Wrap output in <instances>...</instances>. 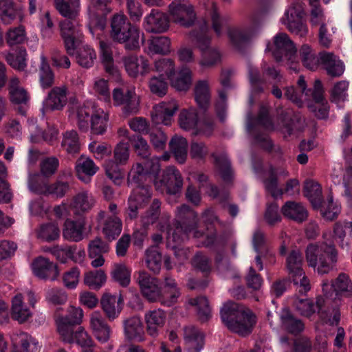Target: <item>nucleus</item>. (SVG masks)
<instances>
[{"instance_id": "obj_1", "label": "nucleus", "mask_w": 352, "mask_h": 352, "mask_svg": "<svg viewBox=\"0 0 352 352\" xmlns=\"http://www.w3.org/2000/svg\"><path fill=\"white\" fill-rule=\"evenodd\" d=\"M177 218L178 219L174 221L173 226L168 225L167 227L166 247L172 250L179 259L185 257L186 250L182 248V243L192 231L195 237L199 239V243L204 247L213 248L224 244L223 239L218 236L217 230L212 228V224L217 220L212 211L208 210L204 213L203 218L210 226V228H207L206 232L197 230L198 215L186 204L178 208Z\"/></svg>"}, {"instance_id": "obj_2", "label": "nucleus", "mask_w": 352, "mask_h": 352, "mask_svg": "<svg viewBox=\"0 0 352 352\" xmlns=\"http://www.w3.org/2000/svg\"><path fill=\"white\" fill-rule=\"evenodd\" d=\"M333 239H326L320 243H310L306 249V258L309 266L316 269L320 274L329 273L338 261V252L334 241L344 248L348 245L349 238L352 234L351 221H337L333 226Z\"/></svg>"}, {"instance_id": "obj_3", "label": "nucleus", "mask_w": 352, "mask_h": 352, "mask_svg": "<svg viewBox=\"0 0 352 352\" xmlns=\"http://www.w3.org/2000/svg\"><path fill=\"white\" fill-rule=\"evenodd\" d=\"M220 314L228 329L241 336L250 335L256 323V317L250 309L232 301L224 304Z\"/></svg>"}, {"instance_id": "obj_4", "label": "nucleus", "mask_w": 352, "mask_h": 352, "mask_svg": "<svg viewBox=\"0 0 352 352\" xmlns=\"http://www.w3.org/2000/svg\"><path fill=\"white\" fill-rule=\"evenodd\" d=\"M296 309L302 316L311 317L317 310L323 323L337 326L340 321V311L338 301L318 296L316 301L309 298H296L294 301Z\"/></svg>"}, {"instance_id": "obj_5", "label": "nucleus", "mask_w": 352, "mask_h": 352, "mask_svg": "<svg viewBox=\"0 0 352 352\" xmlns=\"http://www.w3.org/2000/svg\"><path fill=\"white\" fill-rule=\"evenodd\" d=\"M54 6L65 18L60 23V34L67 54L73 53L80 38L82 37L81 30L73 21L76 12L66 0H54Z\"/></svg>"}, {"instance_id": "obj_6", "label": "nucleus", "mask_w": 352, "mask_h": 352, "mask_svg": "<svg viewBox=\"0 0 352 352\" xmlns=\"http://www.w3.org/2000/svg\"><path fill=\"white\" fill-rule=\"evenodd\" d=\"M140 29L124 14H116L111 19L110 36L115 42L124 44L128 50L140 47Z\"/></svg>"}, {"instance_id": "obj_7", "label": "nucleus", "mask_w": 352, "mask_h": 352, "mask_svg": "<svg viewBox=\"0 0 352 352\" xmlns=\"http://www.w3.org/2000/svg\"><path fill=\"white\" fill-rule=\"evenodd\" d=\"M267 12L265 6L254 10L249 16L248 24L243 28H233L229 30L228 36L233 46L240 52H243L250 43L252 37L261 26Z\"/></svg>"}, {"instance_id": "obj_8", "label": "nucleus", "mask_w": 352, "mask_h": 352, "mask_svg": "<svg viewBox=\"0 0 352 352\" xmlns=\"http://www.w3.org/2000/svg\"><path fill=\"white\" fill-rule=\"evenodd\" d=\"M160 165L157 159L146 160L133 166L128 174V183L132 187L144 184L157 185Z\"/></svg>"}, {"instance_id": "obj_9", "label": "nucleus", "mask_w": 352, "mask_h": 352, "mask_svg": "<svg viewBox=\"0 0 352 352\" xmlns=\"http://www.w3.org/2000/svg\"><path fill=\"white\" fill-rule=\"evenodd\" d=\"M190 37L193 43L201 52V64L203 66H212L216 64L220 58V54L217 50L210 46L211 36L208 25L204 24L199 28L192 30Z\"/></svg>"}, {"instance_id": "obj_10", "label": "nucleus", "mask_w": 352, "mask_h": 352, "mask_svg": "<svg viewBox=\"0 0 352 352\" xmlns=\"http://www.w3.org/2000/svg\"><path fill=\"white\" fill-rule=\"evenodd\" d=\"M305 15L303 3L298 1L292 3L289 8L285 12L281 21L290 32L303 37L307 33Z\"/></svg>"}, {"instance_id": "obj_11", "label": "nucleus", "mask_w": 352, "mask_h": 352, "mask_svg": "<svg viewBox=\"0 0 352 352\" xmlns=\"http://www.w3.org/2000/svg\"><path fill=\"white\" fill-rule=\"evenodd\" d=\"M28 188L30 190L37 195H54L63 197L69 189L67 182L58 180L52 184H49L48 179L42 175H30L28 177Z\"/></svg>"}, {"instance_id": "obj_12", "label": "nucleus", "mask_w": 352, "mask_h": 352, "mask_svg": "<svg viewBox=\"0 0 352 352\" xmlns=\"http://www.w3.org/2000/svg\"><path fill=\"white\" fill-rule=\"evenodd\" d=\"M128 199V208L125 212L126 220H133L138 216V210L146 206L152 196V185L144 184L133 187Z\"/></svg>"}, {"instance_id": "obj_13", "label": "nucleus", "mask_w": 352, "mask_h": 352, "mask_svg": "<svg viewBox=\"0 0 352 352\" xmlns=\"http://www.w3.org/2000/svg\"><path fill=\"white\" fill-rule=\"evenodd\" d=\"M271 123L268 111L262 107L256 120H250L247 124V129L253 135L254 142L259 145L266 151H271L273 148V144L265 134L260 131L258 125L266 126Z\"/></svg>"}, {"instance_id": "obj_14", "label": "nucleus", "mask_w": 352, "mask_h": 352, "mask_svg": "<svg viewBox=\"0 0 352 352\" xmlns=\"http://www.w3.org/2000/svg\"><path fill=\"white\" fill-rule=\"evenodd\" d=\"M322 292L324 294V298L332 296L335 294V299L339 296H350L352 295V285L349 276L344 273H341L333 280L329 282L328 280H322Z\"/></svg>"}, {"instance_id": "obj_15", "label": "nucleus", "mask_w": 352, "mask_h": 352, "mask_svg": "<svg viewBox=\"0 0 352 352\" xmlns=\"http://www.w3.org/2000/svg\"><path fill=\"white\" fill-rule=\"evenodd\" d=\"M267 50H272V54L277 62L283 58L291 59L296 53V49L292 41L286 33H278L274 36L273 45H267Z\"/></svg>"}, {"instance_id": "obj_16", "label": "nucleus", "mask_w": 352, "mask_h": 352, "mask_svg": "<svg viewBox=\"0 0 352 352\" xmlns=\"http://www.w3.org/2000/svg\"><path fill=\"white\" fill-rule=\"evenodd\" d=\"M169 12L175 23L186 28L192 26L196 19L193 6L184 1L172 2L169 5Z\"/></svg>"}, {"instance_id": "obj_17", "label": "nucleus", "mask_w": 352, "mask_h": 352, "mask_svg": "<svg viewBox=\"0 0 352 352\" xmlns=\"http://www.w3.org/2000/svg\"><path fill=\"white\" fill-rule=\"evenodd\" d=\"M134 278L138 283L142 295L151 302L158 301L160 298L159 280L145 271L134 274Z\"/></svg>"}, {"instance_id": "obj_18", "label": "nucleus", "mask_w": 352, "mask_h": 352, "mask_svg": "<svg viewBox=\"0 0 352 352\" xmlns=\"http://www.w3.org/2000/svg\"><path fill=\"white\" fill-rule=\"evenodd\" d=\"M157 187H163L167 194L176 195L179 192L183 186V179L180 172L174 166L167 167L160 177L158 175Z\"/></svg>"}, {"instance_id": "obj_19", "label": "nucleus", "mask_w": 352, "mask_h": 352, "mask_svg": "<svg viewBox=\"0 0 352 352\" xmlns=\"http://www.w3.org/2000/svg\"><path fill=\"white\" fill-rule=\"evenodd\" d=\"M178 110L177 101L171 100L162 102L153 108L151 114L152 121L155 124H163L166 126L171 124L173 117Z\"/></svg>"}, {"instance_id": "obj_20", "label": "nucleus", "mask_w": 352, "mask_h": 352, "mask_svg": "<svg viewBox=\"0 0 352 352\" xmlns=\"http://www.w3.org/2000/svg\"><path fill=\"white\" fill-rule=\"evenodd\" d=\"M113 99L116 104L123 106V113L126 116L138 113L139 102L131 90L124 91L121 88H116L113 91Z\"/></svg>"}, {"instance_id": "obj_21", "label": "nucleus", "mask_w": 352, "mask_h": 352, "mask_svg": "<svg viewBox=\"0 0 352 352\" xmlns=\"http://www.w3.org/2000/svg\"><path fill=\"white\" fill-rule=\"evenodd\" d=\"M144 28L148 32L163 33L169 28V18L165 13L152 9L144 18Z\"/></svg>"}, {"instance_id": "obj_22", "label": "nucleus", "mask_w": 352, "mask_h": 352, "mask_svg": "<svg viewBox=\"0 0 352 352\" xmlns=\"http://www.w3.org/2000/svg\"><path fill=\"white\" fill-rule=\"evenodd\" d=\"M32 265L34 275L41 279L54 280L59 274L56 264L43 256L35 258Z\"/></svg>"}, {"instance_id": "obj_23", "label": "nucleus", "mask_w": 352, "mask_h": 352, "mask_svg": "<svg viewBox=\"0 0 352 352\" xmlns=\"http://www.w3.org/2000/svg\"><path fill=\"white\" fill-rule=\"evenodd\" d=\"M185 347L187 352H201L205 345V336L197 327H186L184 329Z\"/></svg>"}, {"instance_id": "obj_24", "label": "nucleus", "mask_w": 352, "mask_h": 352, "mask_svg": "<svg viewBox=\"0 0 352 352\" xmlns=\"http://www.w3.org/2000/svg\"><path fill=\"white\" fill-rule=\"evenodd\" d=\"M100 305L105 316L109 321H113L122 309L123 298L120 295L105 294L101 298Z\"/></svg>"}, {"instance_id": "obj_25", "label": "nucleus", "mask_w": 352, "mask_h": 352, "mask_svg": "<svg viewBox=\"0 0 352 352\" xmlns=\"http://www.w3.org/2000/svg\"><path fill=\"white\" fill-rule=\"evenodd\" d=\"M67 103V91L65 88L54 87L49 93L47 97L43 102L42 111L45 112L54 110H60Z\"/></svg>"}, {"instance_id": "obj_26", "label": "nucleus", "mask_w": 352, "mask_h": 352, "mask_svg": "<svg viewBox=\"0 0 352 352\" xmlns=\"http://www.w3.org/2000/svg\"><path fill=\"white\" fill-rule=\"evenodd\" d=\"M211 156L214 159L217 173L222 181L226 184H232L234 177V170L230 159L228 155L226 153H222L219 155H216L213 153Z\"/></svg>"}, {"instance_id": "obj_27", "label": "nucleus", "mask_w": 352, "mask_h": 352, "mask_svg": "<svg viewBox=\"0 0 352 352\" xmlns=\"http://www.w3.org/2000/svg\"><path fill=\"white\" fill-rule=\"evenodd\" d=\"M13 352H39L41 346L32 336L25 332H20L12 338Z\"/></svg>"}, {"instance_id": "obj_28", "label": "nucleus", "mask_w": 352, "mask_h": 352, "mask_svg": "<svg viewBox=\"0 0 352 352\" xmlns=\"http://www.w3.org/2000/svg\"><path fill=\"white\" fill-rule=\"evenodd\" d=\"M180 295V292L177 287L175 279L170 277H166L164 279V285L160 287V298L158 301L166 307L173 305Z\"/></svg>"}, {"instance_id": "obj_29", "label": "nucleus", "mask_w": 352, "mask_h": 352, "mask_svg": "<svg viewBox=\"0 0 352 352\" xmlns=\"http://www.w3.org/2000/svg\"><path fill=\"white\" fill-rule=\"evenodd\" d=\"M166 318L165 311L160 309L150 311L146 314L145 321L147 333L153 337L157 336L160 330L164 325Z\"/></svg>"}, {"instance_id": "obj_30", "label": "nucleus", "mask_w": 352, "mask_h": 352, "mask_svg": "<svg viewBox=\"0 0 352 352\" xmlns=\"http://www.w3.org/2000/svg\"><path fill=\"white\" fill-rule=\"evenodd\" d=\"M85 225V219L81 217L78 220L67 219L63 232V237L75 242L81 241L83 239Z\"/></svg>"}, {"instance_id": "obj_31", "label": "nucleus", "mask_w": 352, "mask_h": 352, "mask_svg": "<svg viewBox=\"0 0 352 352\" xmlns=\"http://www.w3.org/2000/svg\"><path fill=\"white\" fill-rule=\"evenodd\" d=\"M90 324L94 334L98 341L106 342L109 340L111 332L110 327L105 322L100 312L95 311L92 314Z\"/></svg>"}, {"instance_id": "obj_32", "label": "nucleus", "mask_w": 352, "mask_h": 352, "mask_svg": "<svg viewBox=\"0 0 352 352\" xmlns=\"http://www.w3.org/2000/svg\"><path fill=\"white\" fill-rule=\"evenodd\" d=\"M124 333L127 339L138 342L144 338V327L140 318L132 317L124 322Z\"/></svg>"}, {"instance_id": "obj_33", "label": "nucleus", "mask_w": 352, "mask_h": 352, "mask_svg": "<svg viewBox=\"0 0 352 352\" xmlns=\"http://www.w3.org/2000/svg\"><path fill=\"white\" fill-rule=\"evenodd\" d=\"M283 214L296 222L302 223L308 217L306 208L300 203L288 201L282 207Z\"/></svg>"}, {"instance_id": "obj_34", "label": "nucleus", "mask_w": 352, "mask_h": 352, "mask_svg": "<svg viewBox=\"0 0 352 352\" xmlns=\"http://www.w3.org/2000/svg\"><path fill=\"white\" fill-rule=\"evenodd\" d=\"M94 199L87 191H82L76 194L72 201V205L75 214L82 216L89 211L94 206Z\"/></svg>"}, {"instance_id": "obj_35", "label": "nucleus", "mask_w": 352, "mask_h": 352, "mask_svg": "<svg viewBox=\"0 0 352 352\" xmlns=\"http://www.w3.org/2000/svg\"><path fill=\"white\" fill-rule=\"evenodd\" d=\"M303 194L309 199L313 208L320 206L321 201L324 200L320 185L311 179L305 181L303 186Z\"/></svg>"}, {"instance_id": "obj_36", "label": "nucleus", "mask_w": 352, "mask_h": 352, "mask_svg": "<svg viewBox=\"0 0 352 352\" xmlns=\"http://www.w3.org/2000/svg\"><path fill=\"white\" fill-rule=\"evenodd\" d=\"M109 114L102 109L96 110L91 116L89 129L94 135H103L108 127Z\"/></svg>"}, {"instance_id": "obj_37", "label": "nucleus", "mask_w": 352, "mask_h": 352, "mask_svg": "<svg viewBox=\"0 0 352 352\" xmlns=\"http://www.w3.org/2000/svg\"><path fill=\"white\" fill-rule=\"evenodd\" d=\"M195 99L199 108L205 113L209 107L210 94L206 80H199L195 87Z\"/></svg>"}, {"instance_id": "obj_38", "label": "nucleus", "mask_w": 352, "mask_h": 352, "mask_svg": "<svg viewBox=\"0 0 352 352\" xmlns=\"http://www.w3.org/2000/svg\"><path fill=\"white\" fill-rule=\"evenodd\" d=\"M80 42L81 40L76 45L74 52L69 54L73 55L76 54V59L78 64L82 67L89 68L93 66L94 60L96 58V52L94 49L87 45L77 50Z\"/></svg>"}, {"instance_id": "obj_39", "label": "nucleus", "mask_w": 352, "mask_h": 352, "mask_svg": "<svg viewBox=\"0 0 352 352\" xmlns=\"http://www.w3.org/2000/svg\"><path fill=\"white\" fill-rule=\"evenodd\" d=\"M188 142L186 138L175 135L169 142V148L179 164L185 162L187 157Z\"/></svg>"}, {"instance_id": "obj_40", "label": "nucleus", "mask_w": 352, "mask_h": 352, "mask_svg": "<svg viewBox=\"0 0 352 352\" xmlns=\"http://www.w3.org/2000/svg\"><path fill=\"white\" fill-rule=\"evenodd\" d=\"M19 15V10L13 0H0V19L3 23L11 24Z\"/></svg>"}, {"instance_id": "obj_41", "label": "nucleus", "mask_w": 352, "mask_h": 352, "mask_svg": "<svg viewBox=\"0 0 352 352\" xmlns=\"http://www.w3.org/2000/svg\"><path fill=\"white\" fill-rule=\"evenodd\" d=\"M75 169L78 177L85 182H88L90 177L96 173L98 167L92 160L87 158L79 159L76 162Z\"/></svg>"}, {"instance_id": "obj_42", "label": "nucleus", "mask_w": 352, "mask_h": 352, "mask_svg": "<svg viewBox=\"0 0 352 352\" xmlns=\"http://www.w3.org/2000/svg\"><path fill=\"white\" fill-rule=\"evenodd\" d=\"M99 49L100 58L104 65L105 72L109 75L113 76L117 70L114 67L113 59L110 43L104 40H99Z\"/></svg>"}, {"instance_id": "obj_43", "label": "nucleus", "mask_w": 352, "mask_h": 352, "mask_svg": "<svg viewBox=\"0 0 352 352\" xmlns=\"http://www.w3.org/2000/svg\"><path fill=\"white\" fill-rule=\"evenodd\" d=\"M314 209L319 210L322 217L327 221H333L340 212V206L333 201L332 197H328L327 201L322 200L320 206Z\"/></svg>"}, {"instance_id": "obj_44", "label": "nucleus", "mask_w": 352, "mask_h": 352, "mask_svg": "<svg viewBox=\"0 0 352 352\" xmlns=\"http://www.w3.org/2000/svg\"><path fill=\"white\" fill-rule=\"evenodd\" d=\"M129 141L131 147L138 156L144 160H150L148 157L151 155V148L147 141L144 139L141 134L133 133L129 137Z\"/></svg>"}, {"instance_id": "obj_45", "label": "nucleus", "mask_w": 352, "mask_h": 352, "mask_svg": "<svg viewBox=\"0 0 352 352\" xmlns=\"http://www.w3.org/2000/svg\"><path fill=\"white\" fill-rule=\"evenodd\" d=\"M188 303L197 307V316L201 322H206L211 318V309L206 296L191 298L188 300Z\"/></svg>"}, {"instance_id": "obj_46", "label": "nucleus", "mask_w": 352, "mask_h": 352, "mask_svg": "<svg viewBox=\"0 0 352 352\" xmlns=\"http://www.w3.org/2000/svg\"><path fill=\"white\" fill-rule=\"evenodd\" d=\"M321 63L325 65L327 74L332 77H338L344 72V65L340 61H336L333 54L324 52L320 56Z\"/></svg>"}, {"instance_id": "obj_47", "label": "nucleus", "mask_w": 352, "mask_h": 352, "mask_svg": "<svg viewBox=\"0 0 352 352\" xmlns=\"http://www.w3.org/2000/svg\"><path fill=\"white\" fill-rule=\"evenodd\" d=\"M280 318L283 327L288 333L297 335L303 331L305 324L302 321L294 317L290 311H286Z\"/></svg>"}, {"instance_id": "obj_48", "label": "nucleus", "mask_w": 352, "mask_h": 352, "mask_svg": "<svg viewBox=\"0 0 352 352\" xmlns=\"http://www.w3.org/2000/svg\"><path fill=\"white\" fill-rule=\"evenodd\" d=\"M287 268L292 276H302L303 275L302 254L296 250H293L289 254L287 261Z\"/></svg>"}, {"instance_id": "obj_49", "label": "nucleus", "mask_w": 352, "mask_h": 352, "mask_svg": "<svg viewBox=\"0 0 352 352\" xmlns=\"http://www.w3.org/2000/svg\"><path fill=\"white\" fill-rule=\"evenodd\" d=\"M122 228V223L121 220L115 215H111L105 220L102 232L106 238L109 241H111L120 235Z\"/></svg>"}, {"instance_id": "obj_50", "label": "nucleus", "mask_w": 352, "mask_h": 352, "mask_svg": "<svg viewBox=\"0 0 352 352\" xmlns=\"http://www.w3.org/2000/svg\"><path fill=\"white\" fill-rule=\"evenodd\" d=\"M171 81L172 86L178 91H187L192 84V72L186 67H183L179 72L175 79L173 77L169 79Z\"/></svg>"}, {"instance_id": "obj_51", "label": "nucleus", "mask_w": 352, "mask_h": 352, "mask_svg": "<svg viewBox=\"0 0 352 352\" xmlns=\"http://www.w3.org/2000/svg\"><path fill=\"white\" fill-rule=\"evenodd\" d=\"M170 41L166 36H156L148 41V52L152 54H166L170 52Z\"/></svg>"}, {"instance_id": "obj_52", "label": "nucleus", "mask_w": 352, "mask_h": 352, "mask_svg": "<svg viewBox=\"0 0 352 352\" xmlns=\"http://www.w3.org/2000/svg\"><path fill=\"white\" fill-rule=\"evenodd\" d=\"M161 201L158 199H154L148 209L141 217V225L148 228L150 225L155 223L160 215Z\"/></svg>"}, {"instance_id": "obj_53", "label": "nucleus", "mask_w": 352, "mask_h": 352, "mask_svg": "<svg viewBox=\"0 0 352 352\" xmlns=\"http://www.w3.org/2000/svg\"><path fill=\"white\" fill-rule=\"evenodd\" d=\"M162 254L159 252L157 246H152L146 251V262L148 268L158 273L162 267Z\"/></svg>"}, {"instance_id": "obj_54", "label": "nucleus", "mask_w": 352, "mask_h": 352, "mask_svg": "<svg viewBox=\"0 0 352 352\" xmlns=\"http://www.w3.org/2000/svg\"><path fill=\"white\" fill-rule=\"evenodd\" d=\"M170 78L166 77L164 74H159L158 76H153L149 80V88L152 94L162 97L166 95L168 90V80Z\"/></svg>"}, {"instance_id": "obj_55", "label": "nucleus", "mask_w": 352, "mask_h": 352, "mask_svg": "<svg viewBox=\"0 0 352 352\" xmlns=\"http://www.w3.org/2000/svg\"><path fill=\"white\" fill-rule=\"evenodd\" d=\"M123 164H120L116 160H109L105 166V172L107 177L115 184L120 185L124 177V172L120 167Z\"/></svg>"}, {"instance_id": "obj_56", "label": "nucleus", "mask_w": 352, "mask_h": 352, "mask_svg": "<svg viewBox=\"0 0 352 352\" xmlns=\"http://www.w3.org/2000/svg\"><path fill=\"white\" fill-rule=\"evenodd\" d=\"M112 278L122 287H127L131 281V270L124 265L117 264L111 272Z\"/></svg>"}, {"instance_id": "obj_57", "label": "nucleus", "mask_w": 352, "mask_h": 352, "mask_svg": "<svg viewBox=\"0 0 352 352\" xmlns=\"http://www.w3.org/2000/svg\"><path fill=\"white\" fill-rule=\"evenodd\" d=\"M106 278V274L102 270H96L87 273L84 282L89 288L98 289L105 283Z\"/></svg>"}, {"instance_id": "obj_58", "label": "nucleus", "mask_w": 352, "mask_h": 352, "mask_svg": "<svg viewBox=\"0 0 352 352\" xmlns=\"http://www.w3.org/2000/svg\"><path fill=\"white\" fill-rule=\"evenodd\" d=\"M179 123L181 128L185 130L198 129L199 120L197 113L183 110L179 116Z\"/></svg>"}, {"instance_id": "obj_59", "label": "nucleus", "mask_w": 352, "mask_h": 352, "mask_svg": "<svg viewBox=\"0 0 352 352\" xmlns=\"http://www.w3.org/2000/svg\"><path fill=\"white\" fill-rule=\"evenodd\" d=\"M40 82L43 88H49L54 83V73L47 60L42 57L39 69Z\"/></svg>"}, {"instance_id": "obj_60", "label": "nucleus", "mask_w": 352, "mask_h": 352, "mask_svg": "<svg viewBox=\"0 0 352 352\" xmlns=\"http://www.w3.org/2000/svg\"><path fill=\"white\" fill-rule=\"evenodd\" d=\"M300 57L302 65L310 70H314L317 68V58L313 53L309 45L304 44L299 51Z\"/></svg>"}, {"instance_id": "obj_61", "label": "nucleus", "mask_w": 352, "mask_h": 352, "mask_svg": "<svg viewBox=\"0 0 352 352\" xmlns=\"http://www.w3.org/2000/svg\"><path fill=\"white\" fill-rule=\"evenodd\" d=\"M27 52L25 49L20 48L15 54H9L6 58L8 64L19 71H23L27 66Z\"/></svg>"}, {"instance_id": "obj_62", "label": "nucleus", "mask_w": 352, "mask_h": 352, "mask_svg": "<svg viewBox=\"0 0 352 352\" xmlns=\"http://www.w3.org/2000/svg\"><path fill=\"white\" fill-rule=\"evenodd\" d=\"M93 113L91 108L85 105L80 107L77 110V118L78 129L82 132H87L89 129L91 116Z\"/></svg>"}, {"instance_id": "obj_63", "label": "nucleus", "mask_w": 352, "mask_h": 352, "mask_svg": "<svg viewBox=\"0 0 352 352\" xmlns=\"http://www.w3.org/2000/svg\"><path fill=\"white\" fill-rule=\"evenodd\" d=\"M63 147L69 153H76L79 151L78 133L75 131H67L62 141Z\"/></svg>"}, {"instance_id": "obj_64", "label": "nucleus", "mask_w": 352, "mask_h": 352, "mask_svg": "<svg viewBox=\"0 0 352 352\" xmlns=\"http://www.w3.org/2000/svg\"><path fill=\"white\" fill-rule=\"evenodd\" d=\"M109 243L101 238L96 237L91 241L89 244L88 251L90 258H94L109 252Z\"/></svg>"}]
</instances>
